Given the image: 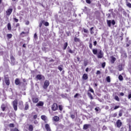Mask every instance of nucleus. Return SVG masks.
<instances>
[{"mask_svg":"<svg viewBox=\"0 0 131 131\" xmlns=\"http://www.w3.org/2000/svg\"><path fill=\"white\" fill-rule=\"evenodd\" d=\"M68 50L69 53H70V54H74V51H72L71 49H70V48L68 47Z\"/></svg>","mask_w":131,"mask_h":131,"instance_id":"nucleus-27","label":"nucleus"},{"mask_svg":"<svg viewBox=\"0 0 131 131\" xmlns=\"http://www.w3.org/2000/svg\"><path fill=\"white\" fill-rule=\"evenodd\" d=\"M101 66L102 68H105V66H106V62H103L102 64H101Z\"/></svg>","mask_w":131,"mask_h":131,"instance_id":"nucleus-43","label":"nucleus"},{"mask_svg":"<svg viewBox=\"0 0 131 131\" xmlns=\"http://www.w3.org/2000/svg\"><path fill=\"white\" fill-rule=\"evenodd\" d=\"M122 114H123V110H121L119 112V117H118V118L121 117V116H122Z\"/></svg>","mask_w":131,"mask_h":131,"instance_id":"nucleus-18","label":"nucleus"},{"mask_svg":"<svg viewBox=\"0 0 131 131\" xmlns=\"http://www.w3.org/2000/svg\"><path fill=\"white\" fill-rule=\"evenodd\" d=\"M34 124H37V123H38V122H37V120H35V121H34Z\"/></svg>","mask_w":131,"mask_h":131,"instance_id":"nucleus-62","label":"nucleus"},{"mask_svg":"<svg viewBox=\"0 0 131 131\" xmlns=\"http://www.w3.org/2000/svg\"><path fill=\"white\" fill-rule=\"evenodd\" d=\"M87 95L89 97V98H90L91 100H93L94 99V97H93V95L91 93L88 92Z\"/></svg>","mask_w":131,"mask_h":131,"instance_id":"nucleus-23","label":"nucleus"},{"mask_svg":"<svg viewBox=\"0 0 131 131\" xmlns=\"http://www.w3.org/2000/svg\"><path fill=\"white\" fill-rule=\"evenodd\" d=\"M116 124L117 127L119 128L122 125V122H121V120H118L116 122Z\"/></svg>","mask_w":131,"mask_h":131,"instance_id":"nucleus-6","label":"nucleus"},{"mask_svg":"<svg viewBox=\"0 0 131 131\" xmlns=\"http://www.w3.org/2000/svg\"><path fill=\"white\" fill-rule=\"evenodd\" d=\"M15 83L16 85H19V84H21V82L20 81V79H19V78L15 79Z\"/></svg>","mask_w":131,"mask_h":131,"instance_id":"nucleus-12","label":"nucleus"},{"mask_svg":"<svg viewBox=\"0 0 131 131\" xmlns=\"http://www.w3.org/2000/svg\"><path fill=\"white\" fill-rule=\"evenodd\" d=\"M89 92H91V93H92L93 94H94V93H95V92L94 91V90H93V88L90 87L89 88Z\"/></svg>","mask_w":131,"mask_h":131,"instance_id":"nucleus-39","label":"nucleus"},{"mask_svg":"<svg viewBox=\"0 0 131 131\" xmlns=\"http://www.w3.org/2000/svg\"><path fill=\"white\" fill-rule=\"evenodd\" d=\"M58 109H59L58 104L56 103H54L51 106V110H52V111H57Z\"/></svg>","mask_w":131,"mask_h":131,"instance_id":"nucleus-3","label":"nucleus"},{"mask_svg":"<svg viewBox=\"0 0 131 131\" xmlns=\"http://www.w3.org/2000/svg\"><path fill=\"white\" fill-rule=\"evenodd\" d=\"M118 78L120 81H122V80H123V77L121 75H119Z\"/></svg>","mask_w":131,"mask_h":131,"instance_id":"nucleus-29","label":"nucleus"},{"mask_svg":"<svg viewBox=\"0 0 131 131\" xmlns=\"http://www.w3.org/2000/svg\"><path fill=\"white\" fill-rule=\"evenodd\" d=\"M11 62H15V57L13 55L10 56Z\"/></svg>","mask_w":131,"mask_h":131,"instance_id":"nucleus-28","label":"nucleus"},{"mask_svg":"<svg viewBox=\"0 0 131 131\" xmlns=\"http://www.w3.org/2000/svg\"><path fill=\"white\" fill-rule=\"evenodd\" d=\"M43 25H45V26H47V27L49 26V25H50V24L48 21L44 22L43 23Z\"/></svg>","mask_w":131,"mask_h":131,"instance_id":"nucleus-34","label":"nucleus"},{"mask_svg":"<svg viewBox=\"0 0 131 131\" xmlns=\"http://www.w3.org/2000/svg\"><path fill=\"white\" fill-rule=\"evenodd\" d=\"M13 12V8H8L6 11V15L8 16V17L12 14Z\"/></svg>","mask_w":131,"mask_h":131,"instance_id":"nucleus-5","label":"nucleus"},{"mask_svg":"<svg viewBox=\"0 0 131 131\" xmlns=\"http://www.w3.org/2000/svg\"><path fill=\"white\" fill-rule=\"evenodd\" d=\"M58 108L60 111H62L63 110V106H62V105H58Z\"/></svg>","mask_w":131,"mask_h":131,"instance_id":"nucleus-40","label":"nucleus"},{"mask_svg":"<svg viewBox=\"0 0 131 131\" xmlns=\"http://www.w3.org/2000/svg\"><path fill=\"white\" fill-rule=\"evenodd\" d=\"M93 45H94V47H96V46H97V41H94L93 42Z\"/></svg>","mask_w":131,"mask_h":131,"instance_id":"nucleus-53","label":"nucleus"},{"mask_svg":"<svg viewBox=\"0 0 131 131\" xmlns=\"http://www.w3.org/2000/svg\"><path fill=\"white\" fill-rule=\"evenodd\" d=\"M83 80H86L89 79V76H88V74H84L82 77Z\"/></svg>","mask_w":131,"mask_h":131,"instance_id":"nucleus-10","label":"nucleus"},{"mask_svg":"<svg viewBox=\"0 0 131 131\" xmlns=\"http://www.w3.org/2000/svg\"><path fill=\"white\" fill-rule=\"evenodd\" d=\"M78 96H79V94L76 93V94L74 96V98H77V97H78Z\"/></svg>","mask_w":131,"mask_h":131,"instance_id":"nucleus-51","label":"nucleus"},{"mask_svg":"<svg viewBox=\"0 0 131 131\" xmlns=\"http://www.w3.org/2000/svg\"><path fill=\"white\" fill-rule=\"evenodd\" d=\"M9 127H15V124L14 123H10L9 124Z\"/></svg>","mask_w":131,"mask_h":131,"instance_id":"nucleus-46","label":"nucleus"},{"mask_svg":"<svg viewBox=\"0 0 131 131\" xmlns=\"http://www.w3.org/2000/svg\"><path fill=\"white\" fill-rule=\"evenodd\" d=\"M27 33V32H22L20 34V36H21V37H24L25 36L23 35V34H26Z\"/></svg>","mask_w":131,"mask_h":131,"instance_id":"nucleus-31","label":"nucleus"},{"mask_svg":"<svg viewBox=\"0 0 131 131\" xmlns=\"http://www.w3.org/2000/svg\"><path fill=\"white\" fill-rule=\"evenodd\" d=\"M91 126L90 124H85L83 125V129H88Z\"/></svg>","mask_w":131,"mask_h":131,"instance_id":"nucleus-16","label":"nucleus"},{"mask_svg":"<svg viewBox=\"0 0 131 131\" xmlns=\"http://www.w3.org/2000/svg\"><path fill=\"white\" fill-rule=\"evenodd\" d=\"M58 70H59V71H62V70H63V69L61 67H58Z\"/></svg>","mask_w":131,"mask_h":131,"instance_id":"nucleus-58","label":"nucleus"},{"mask_svg":"<svg viewBox=\"0 0 131 131\" xmlns=\"http://www.w3.org/2000/svg\"><path fill=\"white\" fill-rule=\"evenodd\" d=\"M37 118V115H35L33 116V119H36Z\"/></svg>","mask_w":131,"mask_h":131,"instance_id":"nucleus-56","label":"nucleus"},{"mask_svg":"<svg viewBox=\"0 0 131 131\" xmlns=\"http://www.w3.org/2000/svg\"><path fill=\"white\" fill-rule=\"evenodd\" d=\"M71 117L72 119H74V118H75V116L74 115H71Z\"/></svg>","mask_w":131,"mask_h":131,"instance_id":"nucleus-55","label":"nucleus"},{"mask_svg":"<svg viewBox=\"0 0 131 131\" xmlns=\"http://www.w3.org/2000/svg\"><path fill=\"white\" fill-rule=\"evenodd\" d=\"M28 129L29 131H33V125H30Z\"/></svg>","mask_w":131,"mask_h":131,"instance_id":"nucleus-24","label":"nucleus"},{"mask_svg":"<svg viewBox=\"0 0 131 131\" xmlns=\"http://www.w3.org/2000/svg\"><path fill=\"white\" fill-rule=\"evenodd\" d=\"M120 106L119 105L118 106H115V107L114 108V110H116L117 109H118V108H120Z\"/></svg>","mask_w":131,"mask_h":131,"instance_id":"nucleus-48","label":"nucleus"},{"mask_svg":"<svg viewBox=\"0 0 131 131\" xmlns=\"http://www.w3.org/2000/svg\"><path fill=\"white\" fill-rule=\"evenodd\" d=\"M117 116V113H115L113 115V117H116Z\"/></svg>","mask_w":131,"mask_h":131,"instance_id":"nucleus-54","label":"nucleus"},{"mask_svg":"<svg viewBox=\"0 0 131 131\" xmlns=\"http://www.w3.org/2000/svg\"><path fill=\"white\" fill-rule=\"evenodd\" d=\"M128 126L129 127L128 131H131V124H128Z\"/></svg>","mask_w":131,"mask_h":131,"instance_id":"nucleus-52","label":"nucleus"},{"mask_svg":"<svg viewBox=\"0 0 131 131\" xmlns=\"http://www.w3.org/2000/svg\"><path fill=\"white\" fill-rule=\"evenodd\" d=\"M67 47H68V43L67 42H66L63 44V50H66V49H67Z\"/></svg>","mask_w":131,"mask_h":131,"instance_id":"nucleus-22","label":"nucleus"},{"mask_svg":"<svg viewBox=\"0 0 131 131\" xmlns=\"http://www.w3.org/2000/svg\"><path fill=\"white\" fill-rule=\"evenodd\" d=\"M89 48L90 50H93V44L91 43V42H89Z\"/></svg>","mask_w":131,"mask_h":131,"instance_id":"nucleus-36","label":"nucleus"},{"mask_svg":"<svg viewBox=\"0 0 131 131\" xmlns=\"http://www.w3.org/2000/svg\"><path fill=\"white\" fill-rule=\"evenodd\" d=\"M115 20H114V19H113L111 21V24H112V25H115Z\"/></svg>","mask_w":131,"mask_h":131,"instance_id":"nucleus-49","label":"nucleus"},{"mask_svg":"<svg viewBox=\"0 0 131 131\" xmlns=\"http://www.w3.org/2000/svg\"><path fill=\"white\" fill-rule=\"evenodd\" d=\"M120 131H127L126 127L125 126L122 127L120 129Z\"/></svg>","mask_w":131,"mask_h":131,"instance_id":"nucleus-32","label":"nucleus"},{"mask_svg":"<svg viewBox=\"0 0 131 131\" xmlns=\"http://www.w3.org/2000/svg\"><path fill=\"white\" fill-rule=\"evenodd\" d=\"M118 70H119V71H122V66L119 65L118 66Z\"/></svg>","mask_w":131,"mask_h":131,"instance_id":"nucleus-38","label":"nucleus"},{"mask_svg":"<svg viewBox=\"0 0 131 131\" xmlns=\"http://www.w3.org/2000/svg\"><path fill=\"white\" fill-rule=\"evenodd\" d=\"M74 40L75 42H80V39H79V38H77L76 37H75L74 38Z\"/></svg>","mask_w":131,"mask_h":131,"instance_id":"nucleus-20","label":"nucleus"},{"mask_svg":"<svg viewBox=\"0 0 131 131\" xmlns=\"http://www.w3.org/2000/svg\"><path fill=\"white\" fill-rule=\"evenodd\" d=\"M5 82L6 85H10V79H9V77L5 78Z\"/></svg>","mask_w":131,"mask_h":131,"instance_id":"nucleus-7","label":"nucleus"},{"mask_svg":"<svg viewBox=\"0 0 131 131\" xmlns=\"http://www.w3.org/2000/svg\"><path fill=\"white\" fill-rule=\"evenodd\" d=\"M13 108L15 111L18 110V101L17 100L13 101Z\"/></svg>","mask_w":131,"mask_h":131,"instance_id":"nucleus-4","label":"nucleus"},{"mask_svg":"<svg viewBox=\"0 0 131 131\" xmlns=\"http://www.w3.org/2000/svg\"><path fill=\"white\" fill-rule=\"evenodd\" d=\"M1 108H2V111H5V110H6V107H5L4 105H2L1 106Z\"/></svg>","mask_w":131,"mask_h":131,"instance_id":"nucleus-45","label":"nucleus"},{"mask_svg":"<svg viewBox=\"0 0 131 131\" xmlns=\"http://www.w3.org/2000/svg\"><path fill=\"white\" fill-rule=\"evenodd\" d=\"M42 77H43V76L42 75H37L36 76V78L38 80H41V79H42Z\"/></svg>","mask_w":131,"mask_h":131,"instance_id":"nucleus-13","label":"nucleus"},{"mask_svg":"<svg viewBox=\"0 0 131 131\" xmlns=\"http://www.w3.org/2000/svg\"><path fill=\"white\" fill-rule=\"evenodd\" d=\"M43 23H45V20H41L39 24V27L40 28H41V26H42V24H43Z\"/></svg>","mask_w":131,"mask_h":131,"instance_id":"nucleus-30","label":"nucleus"},{"mask_svg":"<svg viewBox=\"0 0 131 131\" xmlns=\"http://www.w3.org/2000/svg\"><path fill=\"white\" fill-rule=\"evenodd\" d=\"M106 81L107 82H111V79H110V76H107L106 77Z\"/></svg>","mask_w":131,"mask_h":131,"instance_id":"nucleus-33","label":"nucleus"},{"mask_svg":"<svg viewBox=\"0 0 131 131\" xmlns=\"http://www.w3.org/2000/svg\"><path fill=\"white\" fill-rule=\"evenodd\" d=\"M111 62L112 64H114L115 63V61H116V58L114 57V56H111Z\"/></svg>","mask_w":131,"mask_h":131,"instance_id":"nucleus-11","label":"nucleus"},{"mask_svg":"<svg viewBox=\"0 0 131 131\" xmlns=\"http://www.w3.org/2000/svg\"><path fill=\"white\" fill-rule=\"evenodd\" d=\"M41 119L46 122V121H47V116H46V115L41 116Z\"/></svg>","mask_w":131,"mask_h":131,"instance_id":"nucleus-19","label":"nucleus"},{"mask_svg":"<svg viewBox=\"0 0 131 131\" xmlns=\"http://www.w3.org/2000/svg\"><path fill=\"white\" fill-rule=\"evenodd\" d=\"M45 128H46V130L47 131H51V127H50V125L49 124H46L45 125Z\"/></svg>","mask_w":131,"mask_h":131,"instance_id":"nucleus-14","label":"nucleus"},{"mask_svg":"<svg viewBox=\"0 0 131 131\" xmlns=\"http://www.w3.org/2000/svg\"><path fill=\"white\" fill-rule=\"evenodd\" d=\"M115 99L116 101H117L118 102H119L120 101L119 97H118L117 96H115Z\"/></svg>","mask_w":131,"mask_h":131,"instance_id":"nucleus-44","label":"nucleus"},{"mask_svg":"<svg viewBox=\"0 0 131 131\" xmlns=\"http://www.w3.org/2000/svg\"><path fill=\"white\" fill-rule=\"evenodd\" d=\"M53 121H55V122H58V121H59V120H60V117L55 116L54 117H53L52 118Z\"/></svg>","mask_w":131,"mask_h":131,"instance_id":"nucleus-8","label":"nucleus"},{"mask_svg":"<svg viewBox=\"0 0 131 131\" xmlns=\"http://www.w3.org/2000/svg\"><path fill=\"white\" fill-rule=\"evenodd\" d=\"M128 99H131V92L129 93H128Z\"/></svg>","mask_w":131,"mask_h":131,"instance_id":"nucleus-50","label":"nucleus"},{"mask_svg":"<svg viewBox=\"0 0 131 131\" xmlns=\"http://www.w3.org/2000/svg\"><path fill=\"white\" fill-rule=\"evenodd\" d=\"M107 24L108 27H111V20H107Z\"/></svg>","mask_w":131,"mask_h":131,"instance_id":"nucleus-26","label":"nucleus"},{"mask_svg":"<svg viewBox=\"0 0 131 131\" xmlns=\"http://www.w3.org/2000/svg\"><path fill=\"white\" fill-rule=\"evenodd\" d=\"M32 101L33 103H38L39 100L37 97H33L32 98Z\"/></svg>","mask_w":131,"mask_h":131,"instance_id":"nucleus-9","label":"nucleus"},{"mask_svg":"<svg viewBox=\"0 0 131 131\" xmlns=\"http://www.w3.org/2000/svg\"><path fill=\"white\" fill-rule=\"evenodd\" d=\"M26 25H29V21H27L26 22Z\"/></svg>","mask_w":131,"mask_h":131,"instance_id":"nucleus-64","label":"nucleus"},{"mask_svg":"<svg viewBox=\"0 0 131 131\" xmlns=\"http://www.w3.org/2000/svg\"><path fill=\"white\" fill-rule=\"evenodd\" d=\"M83 32H84V33H88V30H86L85 29H83Z\"/></svg>","mask_w":131,"mask_h":131,"instance_id":"nucleus-57","label":"nucleus"},{"mask_svg":"<svg viewBox=\"0 0 131 131\" xmlns=\"http://www.w3.org/2000/svg\"><path fill=\"white\" fill-rule=\"evenodd\" d=\"M86 3L87 4H91V0H86Z\"/></svg>","mask_w":131,"mask_h":131,"instance_id":"nucleus-59","label":"nucleus"},{"mask_svg":"<svg viewBox=\"0 0 131 131\" xmlns=\"http://www.w3.org/2000/svg\"><path fill=\"white\" fill-rule=\"evenodd\" d=\"M93 29H94V27H92L90 28V33L91 34H94V31H93Z\"/></svg>","mask_w":131,"mask_h":131,"instance_id":"nucleus-42","label":"nucleus"},{"mask_svg":"<svg viewBox=\"0 0 131 131\" xmlns=\"http://www.w3.org/2000/svg\"><path fill=\"white\" fill-rule=\"evenodd\" d=\"M106 129H107V127H106V126H105V125H103L102 127V130H106Z\"/></svg>","mask_w":131,"mask_h":131,"instance_id":"nucleus-47","label":"nucleus"},{"mask_svg":"<svg viewBox=\"0 0 131 131\" xmlns=\"http://www.w3.org/2000/svg\"><path fill=\"white\" fill-rule=\"evenodd\" d=\"M49 85H50V81L46 80L44 82L43 89H44V90H47V89H48L49 87Z\"/></svg>","mask_w":131,"mask_h":131,"instance_id":"nucleus-2","label":"nucleus"},{"mask_svg":"<svg viewBox=\"0 0 131 131\" xmlns=\"http://www.w3.org/2000/svg\"><path fill=\"white\" fill-rule=\"evenodd\" d=\"M8 30L11 31L12 30V27H11V23H9L7 25Z\"/></svg>","mask_w":131,"mask_h":131,"instance_id":"nucleus-21","label":"nucleus"},{"mask_svg":"<svg viewBox=\"0 0 131 131\" xmlns=\"http://www.w3.org/2000/svg\"><path fill=\"white\" fill-rule=\"evenodd\" d=\"M120 96H124V93H123V92L120 93Z\"/></svg>","mask_w":131,"mask_h":131,"instance_id":"nucleus-61","label":"nucleus"},{"mask_svg":"<svg viewBox=\"0 0 131 131\" xmlns=\"http://www.w3.org/2000/svg\"><path fill=\"white\" fill-rule=\"evenodd\" d=\"M36 106L37 107L42 106H43V102L39 101L38 103L36 104Z\"/></svg>","mask_w":131,"mask_h":131,"instance_id":"nucleus-17","label":"nucleus"},{"mask_svg":"<svg viewBox=\"0 0 131 131\" xmlns=\"http://www.w3.org/2000/svg\"><path fill=\"white\" fill-rule=\"evenodd\" d=\"M13 21H14V22L17 23V22L19 21V19H18V18H16V17H13Z\"/></svg>","mask_w":131,"mask_h":131,"instance_id":"nucleus-35","label":"nucleus"},{"mask_svg":"<svg viewBox=\"0 0 131 131\" xmlns=\"http://www.w3.org/2000/svg\"><path fill=\"white\" fill-rule=\"evenodd\" d=\"M126 6L127 7H128V8H131V4L128 3V2H127H127H126Z\"/></svg>","mask_w":131,"mask_h":131,"instance_id":"nucleus-37","label":"nucleus"},{"mask_svg":"<svg viewBox=\"0 0 131 131\" xmlns=\"http://www.w3.org/2000/svg\"><path fill=\"white\" fill-rule=\"evenodd\" d=\"M29 109V104L28 102H27L25 104V110H28Z\"/></svg>","mask_w":131,"mask_h":131,"instance_id":"nucleus-15","label":"nucleus"},{"mask_svg":"<svg viewBox=\"0 0 131 131\" xmlns=\"http://www.w3.org/2000/svg\"><path fill=\"white\" fill-rule=\"evenodd\" d=\"M49 62H55V60L53 59H51V60H49Z\"/></svg>","mask_w":131,"mask_h":131,"instance_id":"nucleus-63","label":"nucleus"},{"mask_svg":"<svg viewBox=\"0 0 131 131\" xmlns=\"http://www.w3.org/2000/svg\"><path fill=\"white\" fill-rule=\"evenodd\" d=\"M89 62H88V60H84V66H88V63Z\"/></svg>","mask_w":131,"mask_h":131,"instance_id":"nucleus-41","label":"nucleus"},{"mask_svg":"<svg viewBox=\"0 0 131 131\" xmlns=\"http://www.w3.org/2000/svg\"><path fill=\"white\" fill-rule=\"evenodd\" d=\"M92 52L94 55H97V58L98 59H102L104 57V53L101 50H100L98 53V49H92Z\"/></svg>","mask_w":131,"mask_h":131,"instance_id":"nucleus-1","label":"nucleus"},{"mask_svg":"<svg viewBox=\"0 0 131 131\" xmlns=\"http://www.w3.org/2000/svg\"><path fill=\"white\" fill-rule=\"evenodd\" d=\"M96 74H101V71H97Z\"/></svg>","mask_w":131,"mask_h":131,"instance_id":"nucleus-60","label":"nucleus"},{"mask_svg":"<svg viewBox=\"0 0 131 131\" xmlns=\"http://www.w3.org/2000/svg\"><path fill=\"white\" fill-rule=\"evenodd\" d=\"M7 37L8 38V39H10L13 37V35L12 34H8L7 35Z\"/></svg>","mask_w":131,"mask_h":131,"instance_id":"nucleus-25","label":"nucleus"}]
</instances>
